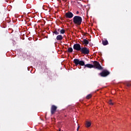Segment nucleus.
<instances>
[{"label":"nucleus","instance_id":"obj_23","mask_svg":"<svg viewBox=\"0 0 131 131\" xmlns=\"http://www.w3.org/2000/svg\"><path fill=\"white\" fill-rule=\"evenodd\" d=\"M80 1H81V0H80Z\"/></svg>","mask_w":131,"mask_h":131},{"label":"nucleus","instance_id":"obj_5","mask_svg":"<svg viewBox=\"0 0 131 131\" xmlns=\"http://www.w3.org/2000/svg\"><path fill=\"white\" fill-rule=\"evenodd\" d=\"M110 74V72L107 70H103L101 73L99 74V75L101 76V77H106V76H108Z\"/></svg>","mask_w":131,"mask_h":131},{"label":"nucleus","instance_id":"obj_12","mask_svg":"<svg viewBox=\"0 0 131 131\" xmlns=\"http://www.w3.org/2000/svg\"><path fill=\"white\" fill-rule=\"evenodd\" d=\"M85 125H86V127H90V126H91V125H92V123H91L90 122L86 121Z\"/></svg>","mask_w":131,"mask_h":131},{"label":"nucleus","instance_id":"obj_20","mask_svg":"<svg viewBox=\"0 0 131 131\" xmlns=\"http://www.w3.org/2000/svg\"><path fill=\"white\" fill-rule=\"evenodd\" d=\"M57 31V32H59L60 31H61V29H58Z\"/></svg>","mask_w":131,"mask_h":131},{"label":"nucleus","instance_id":"obj_4","mask_svg":"<svg viewBox=\"0 0 131 131\" xmlns=\"http://www.w3.org/2000/svg\"><path fill=\"white\" fill-rule=\"evenodd\" d=\"M80 52L84 55H89L90 54V49L86 47H82Z\"/></svg>","mask_w":131,"mask_h":131},{"label":"nucleus","instance_id":"obj_6","mask_svg":"<svg viewBox=\"0 0 131 131\" xmlns=\"http://www.w3.org/2000/svg\"><path fill=\"white\" fill-rule=\"evenodd\" d=\"M81 48L82 47L79 43H76L74 44L73 46L74 50H75V51H77L78 52H80V51L81 50Z\"/></svg>","mask_w":131,"mask_h":131},{"label":"nucleus","instance_id":"obj_2","mask_svg":"<svg viewBox=\"0 0 131 131\" xmlns=\"http://www.w3.org/2000/svg\"><path fill=\"white\" fill-rule=\"evenodd\" d=\"M93 68H95V69H98V70H103V67L101 66L100 64V62L97 61H94L93 62Z\"/></svg>","mask_w":131,"mask_h":131},{"label":"nucleus","instance_id":"obj_22","mask_svg":"<svg viewBox=\"0 0 131 131\" xmlns=\"http://www.w3.org/2000/svg\"><path fill=\"white\" fill-rule=\"evenodd\" d=\"M76 14H79V12L77 11V12H76Z\"/></svg>","mask_w":131,"mask_h":131},{"label":"nucleus","instance_id":"obj_17","mask_svg":"<svg viewBox=\"0 0 131 131\" xmlns=\"http://www.w3.org/2000/svg\"><path fill=\"white\" fill-rule=\"evenodd\" d=\"M92 98V94H89L86 96V99L89 100V99H91Z\"/></svg>","mask_w":131,"mask_h":131},{"label":"nucleus","instance_id":"obj_19","mask_svg":"<svg viewBox=\"0 0 131 131\" xmlns=\"http://www.w3.org/2000/svg\"><path fill=\"white\" fill-rule=\"evenodd\" d=\"M126 85L128 88H129V86H130L131 84H130V83H127L126 84Z\"/></svg>","mask_w":131,"mask_h":131},{"label":"nucleus","instance_id":"obj_15","mask_svg":"<svg viewBox=\"0 0 131 131\" xmlns=\"http://www.w3.org/2000/svg\"><path fill=\"white\" fill-rule=\"evenodd\" d=\"M53 33L55 34L56 35H58L59 34V32L57 30H54V31L53 32Z\"/></svg>","mask_w":131,"mask_h":131},{"label":"nucleus","instance_id":"obj_11","mask_svg":"<svg viewBox=\"0 0 131 131\" xmlns=\"http://www.w3.org/2000/svg\"><path fill=\"white\" fill-rule=\"evenodd\" d=\"M102 45L103 46H107L108 45V40L106 39L102 40Z\"/></svg>","mask_w":131,"mask_h":131},{"label":"nucleus","instance_id":"obj_13","mask_svg":"<svg viewBox=\"0 0 131 131\" xmlns=\"http://www.w3.org/2000/svg\"><path fill=\"white\" fill-rule=\"evenodd\" d=\"M83 42L84 43V45H85L86 46V45H89V40L85 39H84L83 40Z\"/></svg>","mask_w":131,"mask_h":131},{"label":"nucleus","instance_id":"obj_16","mask_svg":"<svg viewBox=\"0 0 131 131\" xmlns=\"http://www.w3.org/2000/svg\"><path fill=\"white\" fill-rule=\"evenodd\" d=\"M60 32L61 34H64V33H65V30L61 29L60 30Z\"/></svg>","mask_w":131,"mask_h":131},{"label":"nucleus","instance_id":"obj_10","mask_svg":"<svg viewBox=\"0 0 131 131\" xmlns=\"http://www.w3.org/2000/svg\"><path fill=\"white\" fill-rule=\"evenodd\" d=\"M57 40H62L63 39V36L61 35H58L56 37Z\"/></svg>","mask_w":131,"mask_h":131},{"label":"nucleus","instance_id":"obj_9","mask_svg":"<svg viewBox=\"0 0 131 131\" xmlns=\"http://www.w3.org/2000/svg\"><path fill=\"white\" fill-rule=\"evenodd\" d=\"M84 68H85V67H87V68H93V67H94V66H93V64L90 63L84 64Z\"/></svg>","mask_w":131,"mask_h":131},{"label":"nucleus","instance_id":"obj_3","mask_svg":"<svg viewBox=\"0 0 131 131\" xmlns=\"http://www.w3.org/2000/svg\"><path fill=\"white\" fill-rule=\"evenodd\" d=\"M75 66H84V61L82 60H80L79 59H74L73 61Z\"/></svg>","mask_w":131,"mask_h":131},{"label":"nucleus","instance_id":"obj_14","mask_svg":"<svg viewBox=\"0 0 131 131\" xmlns=\"http://www.w3.org/2000/svg\"><path fill=\"white\" fill-rule=\"evenodd\" d=\"M68 52L69 53H72V52H73V49H72V48H69L68 49Z\"/></svg>","mask_w":131,"mask_h":131},{"label":"nucleus","instance_id":"obj_7","mask_svg":"<svg viewBox=\"0 0 131 131\" xmlns=\"http://www.w3.org/2000/svg\"><path fill=\"white\" fill-rule=\"evenodd\" d=\"M57 108L58 107H57V106H56L55 105H52L51 106V115L55 114V113H56V111H57Z\"/></svg>","mask_w":131,"mask_h":131},{"label":"nucleus","instance_id":"obj_1","mask_svg":"<svg viewBox=\"0 0 131 131\" xmlns=\"http://www.w3.org/2000/svg\"><path fill=\"white\" fill-rule=\"evenodd\" d=\"M73 22L76 26H80L82 23V18L81 16L76 15L73 18Z\"/></svg>","mask_w":131,"mask_h":131},{"label":"nucleus","instance_id":"obj_21","mask_svg":"<svg viewBox=\"0 0 131 131\" xmlns=\"http://www.w3.org/2000/svg\"><path fill=\"white\" fill-rule=\"evenodd\" d=\"M79 129V126H78L77 128V130L78 131V130Z\"/></svg>","mask_w":131,"mask_h":131},{"label":"nucleus","instance_id":"obj_8","mask_svg":"<svg viewBox=\"0 0 131 131\" xmlns=\"http://www.w3.org/2000/svg\"><path fill=\"white\" fill-rule=\"evenodd\" d=\"M66 18H68V19H71V18H73V13L71 12H68L66 13L65 14Z\"/></svg>","mask_w":131,"mask_h":131},{"label":"nucleus","instance_id":"obj_18","mask_svg":"<svg viewBox=\"0 0 131 131\" xmlns=\"http://www.w3.org/2000/svg\"><path fill=\"white\" fill-rule=\"evenodd\" d=\"M108 104H110V105H114V103H113V102H112V100H110L108 101Z\"/></svg>","mask_w":131,"mask_h":131}]
</instances>
